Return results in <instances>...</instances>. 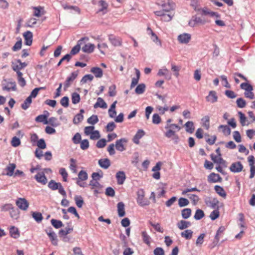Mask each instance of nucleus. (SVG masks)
Instances as JSON below:
<instances>
[{
	"instance_id": "26",
	"label": "nucleus",
	"mask_w": 255,
	"mask_h": 255,
	"mask_svg": "<svg viewBox=\"0 0 255 255\" xmlns=\"http://www.w3.org/2000/svg\"><path fill=\"white\" fill-rule=\"evenodd\" d=\"M95 47L94 44L89 43L85 44L82 48V50L85 53H91L94 51Z\"/></svg>"
},
{
	"instance_id": "36",
	"label": "nucleus",
	"mask_w": 255,
	"mask_h": 255,
	"mask_svg": "<svg viewBox=\"0 0 255 255\" xmlns=\"http://www.w3.org/2000/svg\"><path fill=\"white\" fill-rule=\"evenodd\" d=\"M32 103V100L30 97H27L21 105V108L24 110H26L30 106Z\"/></svg>"
},
{
	"instance_id": "9",
	"label": "nucleus",
	"mask_w": 255,
	"mask_h": 255,
	"mask_svg": "<svg viewBox=\"0 0 255 255\" xmlns=\"http://www.w3.org/2000/svg\"><path fill=\"white\" fill-rule=\"evenodd\" d=\"M206 204L207 206L210 207L212 209H219L218 204L219 203V200L216 198H214L213 199L211 198H207L205 201Z\"/></svg>"
},
{
	"instance_id": "33",
	"label": "nucleus",
	"mask_w": 255,
	"mask_h": 255,
	"mask_svg": "<svg viewBox=\"0 0 255 255\" xmlns=\"http://www.w3.org/2000/svg\"><path fill=\"white\" fill-rule=\"evenodd\" d=\"M31 215H32L33 218L38 223L41 222V221H42V220L43 219L41 213H40V212H32Z\"/></svg>"
},
{
	"instance_id": "43",
	"label": "nucleus",
	"mask_w": 255,
	"mask_h": 255,
	"mask_svg": "<svg viewBox=\"0 0 255 255\" xmlns=\"http://www.w3.org/2000/svg\"><path fill=\"white\" fill-rule=\"evenodd\" d=\"M205 216L204 213L201 209H197L196 211L194 218L196 220H199L203 218Z\"/></svg>"
},
{
	"instance_id": "18",
	"label": "nucleus",
	"mask_w": 255,
	"mask_h": 255,
	"mask_svg": "<svg viewBox=\"0 0 255 255\" xmlns=\"http://www.w3.org/2000/svg\"><path fill=\"white\" fill-rule=\"evenodd\" d=\"M218 96L215 91H210L208 95L206 97V101L211 103H214L218 100Z\"/></svg>"
},
{
	"instance_id": "52",
	"label": "nucleus",
	"mask_w": 255,
	"mask_h": 255,
	"mask_svg": "<svg viewBox=\"0 0 255 255\" xmlns=\"http://www.w3.org/2000/svg\"><path fill=\"white\" fill-rule=\"evenodd\" d=\"M51 223L52 226L56 229L60 228L63 226V223L61 221L56 219H51Z\"/></svg>"
},
{
	"instance_id": "6",
	"label": "nucleus",
	"mask_w": 255,
	"mask_h": 255,
	"mask_svg": "<svg viewBox=\"0 0 255 255\" xmlns=\"http://www.w3.org/2000/svg\"><path fill=\"white\" fill-rule=\"evenodd\" d=\"M154 13L156 16L160 17V20L163 21H170L173 17V15L167 14L163 10L155 11Z\"/></svg>"
},
{
	"instance_id": "32",
	"label": "nucleus",
	"mask_w": 255,
	"mask_h": 255,
	"mask_svg": "<svg viewBox=\"0 0 255 255\" xmlns=\"http://www.w3.org/2000/svg\"><path fill=\"white\" fill-rule=\"evenodd\" d=\"M16 167V165L14 163H9L6 167V170L7 171L6 175L9 176H11L13 175L14 170Z\"/></svg>"
},
{
	"instance_id": "35",
	"label": "nucleus",
	"mask_w": 255,
	"mask_h": 255,
	"mask_svg": "<svg viewBox=\"0 0 255 255\" xmlns=\"http://www.w3.org/2000/svg\"><path fill=\"white\" fill-rule=\"evenodd\" d=\"M47 115H40L35 118V121L38 123H43L44 124H48Z\"/></svg>"
},
{
	"instance_id": "31",
	"label": "nucleus",
	"mask_w": 255,
	"mask_h": 255,
	"mask_svg": "<svg viewBox=\"0 0 255 255\" xmlns=\"http://www.w3.org/2000/svg\"><path fill=\"white\" fill-rule=\"evenodd\" d=\"M191 226V223L189 221L181 220L177 224V227L180 230L185 229Z\"/></svg>"
},
{
	"instance_id": "5",
	"label": "nucleus",
	"mask_w": 255,
	"mask_h": 255,
	"mask_svg": "<svg viewBox=\"0 0 255 255\" xmlns=\"http://www.w3.org/2000/svg\"><path fill=\"white\" fill-rule=\"evenodd\" d=\"M78 76L77 72H73L71 74L66 78L64 83V90H66L72 84L74 80Z\"/></svg>"
},
{
	"instance_id": "51",
	"label": "nucleus",
	"mask_w": 255,
	"mask_h": 255,
	"mask_svg": "<svg viewBox=\"0 0 255 255\" xmlns=\"http://www.w3.org/2000/svg\"><path fill=\"white\" fill-rule=\"evenodd\" d=\"M84 116L81 114H77L74 118L73 122L75 125H78L83 120Z\"/></svg>"
},
{
	"instance_id": "8",
	"label": "nucleus",
	"mask_w": 255,
	"mask_h": 255,
	"mask_svg": "<svg viewBox=\"0 0 255 255\" xmlns=\"http://www.w3.org/2000/svg\"><path fill=\"white\" fill-rule=\"evenodd\" d=\"M244 166L241 162L237 161L232 163L229 167L230 170L233 173H239L243 169Z\"/></svg>"
},
{
	"instance_id": "27",
	"label": "nucleus",
	"mask_w": 255,
	"mask_h": 255,
	"mask_svg": "<svg viewBox=\"0 0 255 255\" xmlns=\"http://www.w3.org/2000/svg\"><path fill=\"white\" fill-rule=\"evenodd\" d=\"M9 234L11 238L17 239L20 236L19 231L16 227L12 226L9 229Z\"/></svg>"
},
{
	"instance_id": "64",
	"label": "nucleus",
	"mask_w": 255,
	"mask_h": 255,
	"mask_svg": "<svg viewBox=\"0 0 255 255\" xmlns=\"http://www.w3.org/2000/svg\"><path fill=\"white\" fill-rule=\"evenodd\" d=\"M116 87L115 85H113L109 88V95L110 97H114L116 95Z\"/></svg>"
},
{
	"instance_id": "20",
	"label": "nucleus",
	"mask_w": 255,
	"mask_h": 255,
	"mask_svg": "<svg viewBox=\"0 0 255 255\" xmlns=\"http://www.w3.org/2000/svg\"><path fill=\"white\" fill-rule=\"evenodd\" d=\"M2 90L8 92L16 91V85L15 82L14 81L8 82L6 85L2 87Z\"/></svg>"
},
{
	"instance_id": "3",
	"label": "nucleus",
	"mask_w": 255,
	"mask_h": 255,
	"mask_svg": "<svg viewBox=\"0 0 255 255\" xmlns=\"http://www.w3.org/2000/svg\"><path fill=\"white\" fill-rule=\"evenodd\" d=\"M137 195L136 201L139 206L144 207L149 204L148 200L144 198V192L143 190H139L137 192Z\"/></svg>"
},
{
	"instance_id": "48",
	"label": "nucleus",
	"mask_w": 255,
	"mask_h": 255,
	"mask_svg": "<svg viewBox=\"0 0 255 255\" xmlns=\"http://www.w3.org/2000/svg\"><path fill=\"white\" fill-rule=\"evenodd\" d=\"M74 200L77 206L79 208H81L84 204L83 198L81 196H76Z\"/></svg>"
},
{
	"instance_id": "22",
	"label": "nucleus",
	"mask_w": 255,
	"mask_h": 255,
	"mask_svg": "<svg viewBox=\"0 0 255 255\" xmlns=\"http://www.w3.org/2000/svg\"><path fill=\"white\" fill-rule=\"evenodd\" d=\"M98 4L101 8L98 10L97 12H102L103 14H106L107 12V8L108 7V3L105 0H100L98 2Z\"/></svg>"
},
{
	"instance_id": "4",
	"label": "nucleus",
	"mask_w": 255,
	"mask_h": 255,
	"mask_svg": "<svg viewBox=\"0 0 255 255\" xmlns=\"http://www.w3.org/2000/svg\"><path fill=\"white\" fill-rule=\"evenodd\" d=\"M89 37H83L80 39L77 43V44L74 46L70 51V55H75L78 53L81 48V45L83 44V43L87 42L89 40Z\"/></svg>"
},
{
	"instance_id": "29",
	"label": "nucleus",
	"mask_w": 255,
	"mask_h": 255,
	"mask_svg": "<svg viewBox=\"0 0 255 255\" xmlns=\"http://www.w3.org/2000/svg\"><path fill=\"white\" fill-rule=\"evenodd\" d=\"M91 72L93 73L96 78H101L103 76V72L102 69L99 67H94L91 69Z\"/></svg>"
},
{
	"instance_id": "53",
	"label": "nucleus",
	"mask_w": 255,
	"mask_h": 255,
	"mask_svg": "<svg viewBox=\"0 0 255 255\" xmlns=\"http://www.w3.org/2000/svg\"><path fill=\"white\" fill-rule=\"evenodd\" d=\"M72 102L73 104H78L80 100V97L79 94L74 92L72 94Z\"/></svg>"
},
{
	"instance_id": "24",
	"label": "nucleus",
	"mask_w": 255,
	"mask_h": 255,
	"mask_svg": "<svg viewBox=\"0 0 255 255\" xmlns=\"http://www.w3.org/2000/svg\"><path fill=\"white\" fill-rule=\"evenodd\" d=\"M109 39L112 45L115 46H121L122 44V40L120 38L117 37L113 35L109 36Z\"/></svg>"
},
{
	"instance_id": "30",
	"label": "nucleus",
	"mask_w": 255,
	"mask_h": 255,
	"mask_svg": "<svg viewBox=\"0 0 255 255\" xmlns=\"http://www.w3.org/2000/svg\"><path fill=\"white\" fill-rule=\"evenodd\" d=\"M214 189L216 192L217 194H218L220 196L223 197L224 198H225L226 197V192H225V190L222 187L219 185H216L214 187Z\"/></svg>"
},
{
	"instance_id": "37",
	"label": "nucleus",
	"mask_w": 255,
	"mask_h": 255,
	"mask_svg": "<svg viewBox=\"0 0 255 255\" xmlns=\"http://www.w3.org/2000/svg\"><path fill=\"white\" fill-rule=\"evenodd\" d=\"M191 209L190 208H185L182 210L181 215L182 217L184 219H187L189 218L191 215Z\"/></svg>"
},
{
	"instance_id": "56",
	"label": "nucleus",
	"mask_w": 255,
	"mask_h": 255,
	"mask_svg": "<svg viewBox=\"0 0 255 255\" xmlns=\"http://www.w3.org/2000/svg\"><path fill=\"white\" fill-rule=\"evenodd\" d=\"M219 216L220 212L219 211V209H215V210L211 213L210 215V218L212 220L214 221L217 219L219 217Z\"/></svg>"
},
{
	"instance_id": "38",
	"label": "nucleus",
	"mask_w": 255,
	"mask_h": 255,
	"mask_svg": "<svg viewBox=\"0 0 255 255\" xmlns=\"http://www.w3.org/2000/svg\"><path fill=\"white\" fill-rule=\"evenodd\" d=\"M193 232L191 230H186L181 233L182 237L185 238L187 240H190L192 238Z\"/></svg>"
},
{
	"instance_id": "60",
	"label": "nucleus",
	"mask_w": 255,
	"mask_h": 255,
	"mask_svg": "<svg viewBox=\"0 0 255 255\" xmlns=\"http://www.w3.org/2000/svg\"><path fill=\"white\" fill-rule=\"evenodd\" d=\"M73 231V228H65L64 229H61L59 231V235L60 236H65Z\"/></svg>"
},
{
	"instance_id": "49",
	"label": "nucleus",
	"mask_w": 255,
	"mask_h": 255,
	"mask_svg": "<svg viewBox=\"0 0 255 255\" xmlns=\"http://www.w3.org/2000/svg\"><path fill=\"white\" fill-rule=\"evenodd\" d=\"M88 176L86 171L84 170L80 171L78 175V179L82 180H86L88 179Z\"/></svg>"
},
{
	"instance_id": "57",
	"label": "nucleus",
	"mask_w": 255,
	"mask_h": 255,
	"mask_svg": "<svg viewBox=\"0 0 255 255\" xmlns=\"http://www.w3.org/2000/svg\"><path fill=\"white\" fill-rule=\"evenodd\" d=\"M236 103L238 107L240 108H243L245 107L246 105V101L242 98H239L237 99L236 101Z\"/></svg>"
},
{
	"instance_id": "15",
	"label": "nucleus",
	"mask_w": 255,
	"mask_h": 255,
	"mask_svg": "<svg viewBox=\"0 0 255 255\" xmlns=\"http://www.w3.org/2000/svg\"><path fill=\"white\" fill-rule=\"evenodd\" d=\"M27 65L25 62H22L20 60L18 59L15 63H12V69L13 71H18L25 68Z\"/></svg>"
},
{
	"instance_id": "54",
	"label": "nucleus",
	"mask_w": 255,
	"mask_h": 255,
	"mask_svg": "<svg viewBox=\"0 0 255 255\" xmlns=\"http://www.w3.org/2000/svg\"><path fill=\"white\" fill-rule=\"evenodd\" d=\"M80 148L82 150H86L89 147V142L88 139H85L80 141Z\"/></svg>"
},
{
	"instance_id": "40",
	"label": "nucleus",
	"mask_w": 255,
	"mask_h": 255,
	"mask_svg": "<svg viewBox=\"0 0 255 255\" xmlns=\"http://www.w3.org/2000/svg\"><path fill=\"white\" fill-rule=\"evenodd\" d=\"M89 185L91 186V189H102V186L100 184V183L96 180H91L90 182Z\"/></svg>"
},
{
	"instance_id": "25",
	"label": "nucleus",
	"mask_w": 255,
	"mask_h": 255,
	"mask_svg": "<svg viewBox=\"0 0 255 255\" xmlns=\"http://www.w3.org/2000/svg\"><path fill=\"white\" fill-rule=\"evenodd\" d=\"M125 204L123 202H120L117 204L118 213L120 217H124L125 215Z\"/></svg>"
},
{
	"instance_id": "62",
	"label": "nucleus",
	"mask_w": 255,
	"mask_h": 255,
	"mask_svg": "<svg viewBox=\"0 0 255 255\" xmlns=\"http://www.w3.org/2000/svg\"><path fill=\"white\" fill-rule=\"evenodd\" d=\"M219 128H221L222 129L223 132L227 135H230L231 133V129L227 125H220L219 126Z\"/></svg>"
},
{
	"instance_id": "13",
	"label": "nucleus",
	"mask_w": 255,
	"mask_h": 255,
	"mask_svg": "<svg viewBox=\"0 0 255 255\" xmlns=\"http://www.w3.org/2000/svg\"><path fill=\"white\" fill-rule=\"evenodd\" d=\"M127 142L128 140L125 138H122L117 140L115 144L116 149L120 151H123L126 150L124 143H126Z\"/></svg>"
},
{
	"instance_id": "47",
	"label": "nucleus",
	"mask_w": 255,
	"mask_h": 255,
	"mask_svg": "<svg viewBox=\"0 0 255 255\" xmlns=\"http://www.w3.org/2000/svg\"><path fill=\"white\" fill-rule=\"evenodd\" d=\"M145 90V85L144 84H139L135 88V92L137 94H141L143 93Z\"/></svg>"
},
{
	"instance_id": "39",
	"label": "nucleus",
	"mask_w": 255,
	"mask_h": 255,
	"mask_svg": "<svg viewBox=\"0 0 255 255\" xmlns=\"http://www.w3.org/2000/svg\"><path fill=\"white\" fill-rule=\"evenodd\" d=\"M143 241L147 245H150V237L147 234L146 231H142L141 232Z\"/></svg>"
},
{
	"instance_id": "61",
	"label": "nucleus",
	"mask_w": 255,
	"mask_h": 255,
	"mask_svg": "<svg viewBox=\"0 0 255 255\" xmlns=\"http://www.w3.org/2000/svg\"><path fill=\"white\" fill-rule=\"evenodd\" d=\"M32 8L34 9L33 15L36 17H40L42 15L41 13V10L43 9V8L41 6L33 7Z\"/></svg>"
},
{
	"instance_id": "21",
	"label": "nucleus",
	"mask_w": 255,
	"mask_h": 255,
	"mask_svg": "<svg viewBox=\"0 0 255 255\" xmlns=\"http://www.w3.org/2000/svg\"><path fill=\"white\" fill-rule=\"evenodd\" d=\"M145 134V132L142 129H138L133 137V142L138 144L139 143V139Z\"/></svg>"
},
{
	"instance_id": "17",
	"label": "nucleus",
	"mask_w": 255,
	"mask_h": 255,
	"mask_svg": "<svg viewBox=\"0 0 255 255\" xmlns=\"http://www.w3.org/2000/svg\"><path fill=\"white\" fill-rule=\"evenodd\" d=\"M222 180V177L220 176L219 174L217 173H211L208 176V181L209 183H216L218 182H221Z\"/></svg>"
},
{
	"instance_id": "23",
	"label": "nucleus",
	"mask_w": 255,
	"mask_h": 255,
	"mask_svg": "<svg viewBox=\"0 0 255 255\" xmlns=\"http://www.w3.org/2000/svg\"><path fill=\"white\" fill-rule=\"evenodd\" d=\"M98 164L103 169H108L111 165L110 160L108 158H102L99 160Z\"/></svg>"
},
{
	"instance_id": "14",
	"label": "nucleus",
	"mask_w": 255,
	"mask_h": 255,
	"mask_svg": "<svg viewBox=\"0 0 255 255\" xmlns=\"http://www.w3.org/2000/svg\"><path fill=\"white\" fill-rule=\"evenodd\" d=\"M23 35L24 38V44L30 46L32 43V33L30 31H27L23 33Z\"/></svg>"
},
{
	"instance_id": "41",
	"label": "nucleus",
	"mask_w": 255,
	"mask_h": 255,
	"mask_svg": "<svg viewBox=\"0 0 255 255\" xmlns=\"http://www.w3.org/2000/svg\"><path fill=\"white\" fill-rule=\"evenodd\" d=\"M9 215L12 219H17L19 217V211L13 206L12 209H11L9 211Z\"/></svg>"
},
{
	"instance_id": "28",
	"label": "nucleus",
	"mask_w": 255,
	"mask_h": 255,
	"mask_svg": "<svg viewBox=\"0 0 255 255\" xmlns=\"http://www.w3.org/2000/svg\"><path fill=\"white\" fill-rule=\"evenodd\" d=\"M98 107L104 109L107 108V104L104 101V100L102 98L100 97L97 99V102L94 105V108L95 109Z\"/></svg>"
},
{
	"instance_id": "1",
	"label": "nucleus",
	"mask_w": 255,
	"mask_h": 255,
	"mask_svg": "<svg viewBox=\"0 0 255 255\" xmlns=\"http://www.w3.org/2000/svg\"><path fill=\"white\" fill-rule=\"evenodd\" d=\"M48 187L52 190H58L59 193L64 197H66V193L61 183L56 182L55 181L51 180L48 184Z\"/></svg>"
},
{
	"instance_id": "10",
	"label": "nucleus",
	"mask_w": 255,
	"mask_h": 255,
	"mask_svg": "<svg viewBox=\"0 0 255 255\" xmlns=\"http://www.w3.org/2000/svg\"><path fill=\"white\" fill-rule=\"evenodd\" d=\"M16 206L22 210H26L29 203L25 198H19L16 201Z\"/></svg>"
},
{
	"instance_id": "19",
	"label": "nucleus",
	"mask_w": 255,
	"mask_h": 255,
	"mask_svg": "<svg viewBox=\"0 0 255 255\" xmlns=\"http://www.w3.org/2000/svg\"><path fill=\"white\" fill-rule=\"evenodd\" d=\"M116 177L117 180L118 184H123L126 178L125 173L122 171H118L116 173Z\"/></svg>"
},
{
	"instance_id": "63",
	"label": "nucleus",
	"mask_w": 255,
	"mask_h": 255,
	"mask_svg": "<svg viewBox=\"0 0 255 255\" xmlns=\"http://www.w3.org/2000/svg\"><path fill=\"white\" fill-rule=\"evenodd\" d=\"M202 121L203 122V126L208 129L210 127L209 117L205 116L202 119Z\"/></svg>"
},
{
	"instance_id": "11",
	"label": "nucleus",
	"mask_w": 255,
	"mask_h": 255,
	"mask_svg": "<svg viewBox=\"0 0 255 255\" xmlns=\"http://www.w3.org/2000/svg\"><path fill=\"white\" fill-rule=\"evenodd\" d=\"M35 180L42 185H45L47 182V179L45 175L44 172H38L34 177Z\"/></svg>"
},
{
	"instance_id": "59",
	"label": "nucleus",
	"mask_w": 255,
	"mask_h": 255,
	"mask_svg": "<svg viewBox=\"0 0 255 255\" xmlns=\"http://www.w3.org/2000/svg\"><path fill=\"white\" fill-rule=\"evenodd\" d=\"M189 204V202L188 199L184 198H180L178 200V205L179 207H182L187 206Z\"/></svg>"
},
{
	"instance_id": "12",
	"label": "nucleus",
	"mask_w": 255,
	"mask_h": 255,
	"mask_svg": "<svg viewBox=\"0 0 255 255\" xmlns=\"http://www.w3.org/2000/svg\"><path fill=\"white\" fill-rule=\"evenodd\" d=\"M191 39V35L189 33H183L177 37L178 41L181 44H187Z\"/></svg>"
},
{
	"instance_id": "2",
	"label": "nucleus",
	"mask_w": 255,
	"mask_h": 255,
	"mask_svg": "<svg viewBox=\"0 0 255 255\" xmlns=\"http://www.w3.org/2000/svg\"><path fill=\"white\" fill-rule=\"evenodd\" d=\"M157 3L161 7V10L165 12H169L172 10L174 6V3L169 0H159Z\"/></svg>"
},
{
	"instance_id": "50",
	"label": "nucleus",
	"mask_w": 255,
	"mask_h": 255,
	"mask_svg": "<svg viewBox=\"0 0 255 255\" xmlns=\"http://www.w3.org/2000/svg\"><path fill=\"white\" fill-rule=\"evenodd\" d=\"M211 157L212 160L215 163H221L222 162L224 161L223 159L221 157V156H219L218 155H214V154H212L211 155Z\"/></svg>"
},
{
	"instance_id": "45",
	"label": "nucleus",
	"mask_w": 255,
	"mask_h": 255,
	"mask_svg": "<svg viewBox=\"0 0 255 255\" xmlns=\"http://www.w3.org/2000/svg\"><path fill=\"white\" fill-rule=\"evenodd\" d=\"M240 87L242 89L246 91H253V86L248 82L243 83L241 84Z\"/></svg>"
},
{
	"instance_id": "44",
	"label": "nucleus",
	"mask_w": 255,
	"mask_h": 255,
	"mask_svg": "<svg viewBox=\"0 0 255 255\" xmlns=\"http://www.w3.org/2000/svg\"><path fill=\"white\" fill-rule=\"evenodd\" d=\"M99 122V119L97 115H93L87 119V123L89 124L94 125Z\"/></svg>"
},
{
	"instance_id": "55",
	"label": "nucleus",
	"mask_w": 255,
	"mask_h": 255,
	"mask_svg": "<svg viewBox=\"0 0 255 255\" xmlns=\"http://www.w3.org/2000/svg\"><path fill=\"white\" fill-rule=\"evenodd\" d=\"M37 23V19L35 18H30L26 22L25 26L28 27H32Z\"/></svg>"
},
{
	"instance_id": "42",
	"label": "nucleus",
	"mask_w": 255,
	"mask_h": 255,
	"mask_svg": "<svg viewBox=\"0 0 255 255\" xmlns=\"http://www.w3.org/2000/svg\"><path fill=\"white\" fill-rule=\"evenodd\" d=\"M165 128L166 129H171L173 130H175L176 132L180 130L181 128L177 124H166V125L165 126Z\"/></svg>"
},
{
	"instance_id": "46",
	"label": "nucleus",
	"mask_w": 255,
	"mask_h": 255,
	"mask_svg": "<svg viewBox=\"0 0 255 255\" xmlns=\"http://www.w3.org/2000/svg\"><path fill=\"white\" fill-rule=\"evenodd\" d=\"M45 89V87H44L36 88L34 89L31 91L30 95L28 97H30V99L31 100H32V98H34L37 96L39 90H42V89Z\"/></svg>"
},
{
	"instance_id": "58",
	"label": "nucleus",
	"mask_w": 255,
	"mask_h": 255,
	"mask_svg": "<svg viewBox=\"0 0 255 255\" xmlns=\"http://www.w3.org/2000/svg\"><path fill=\"white\" fill-rule=\"evenodd\" d=\"M205 236L206 234L205 233L201 234L199 236L196 242V245L197 246H201L203 244L204 242V239Z\"/></svg>"
},
{
	"instance_id": "16",
	"label": "nucleus",
	"mask_w": 255,
	"mask_h": 255,
	"mask_svg": "<svg viewBox=\"0 0 255 255\" xmlns=\"http://www.w3.org/2000/svg\"><path fill=\"white\" fill-rule=\"evenodd\" d=\"M147 31L148 32V33L151 35V39H152V40L156 44L161 47L162 43L161 40L158 38L157 35L152 31V30L150 27H148L147 29Z\"/></svg>"
},
{
	"instance_id": "34",
	"label": "nucleus",
	"mask_w": 255,
	"mask_h": 255,
	"mask_svg": "<svg viewBox=\"0 0 255 255\" xmlns=\"http://www.w3.org/2000/svg\"><path fill=\"white\" fill-rule=\"evenodd\" d=\"M186 131L190 133H192L195 129L194 123L191 121L187 122L185 124Z\"/></svg>"
},
{
	"instance_id": "7",
	"label": "nucleus",
	"mask_w": 255,
	"mask_h": 255,
	"mask_svg": "<svg viewBox=\"0 0 255 255\" xmlns=\"http://www.w3.org/2000/svg\"><path fill=\"white\" fill-rule=\"evenodd\" d=\"M45 231L48 236L52 244L54 246H57L58 243L57 235L52 230V229L51 228L47 229L45 230Z\"/></svg>"
}]
</instances>
